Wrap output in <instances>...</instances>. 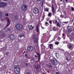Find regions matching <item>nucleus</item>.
<instances>
[{
    "instance_id": "1",
    "label": "nucleus",
    "mask_w": 74,
    "mask_h": 74,
    "mask_svg": "<svg viewBox=\"0 0 74 74\" xmlns=\"http://www.w3.org/2000/svg\"><path fill=\"white\" fill-rule=\"evenodd\" d=\"M33 36L32 37V38L34 41V42L35 43H36L38 41V37L36 35V33L34 32L33 33Z\"/></svg>"
},
{
    "instance_id": "2",
    "label": "nucleus",
    "mask_w": 74,
    "mask_h": 74,
    "mask_svg": "<svg viewBox=\"0 0 74 74\" xmlns=\"http://www.w3.org/2000/svg\"><path fill=\"white\" fill-rule=\"evenodd\" d=\"M16 28L17 30H19L23 28V25L20 24H17L16 25Z\"/></svg>"
},
{
    "instance_id": "3",
    "label": "nucleus",
    "mask_w": 74,
    "mask_h": 74,
    "mask_svg": "<svg viewBox=\"0 0 74 74\" xmlns=\"http://www.w3.org/2000/svg\"><path fill=\"white\" fill-rule=\"evenodd\" d=\"M7 5V3L5 2H2L0 3V7L1 8H4Z\"/></svg>"
},
{
    "instance_id": "4",
    "label": "nucleus",
    "mask_w": 74,
    "mask_h": 74,
    "mask_svg": "<svg viewBox=\"0 0 74 74\" xmlns=\"http://www.w3.org/2000/svg\"><path fill=\"white\" fill-rule=\"evenodd\" d=\"M27 5H23L22 7V10L23 11H25L26 10Z\"/></svg>"
},
{
    "instance_id": "5",
    "label": "nucleus",
    "mask_w": 74,
    "mask_h": 74,
    "mask_svg": "<svg viewBox=\"0 0 74 74\" xmlns=\"http://www.w3.org/2000/svg\"><path fill=\"white\" fill-rule=\"evenodd\" d=\"M27 49L28 51H33V47L32 46H29L28 47Z\"/></svg>"
},
{
    "instance_id": "6",
    "label": "nucleus",
    "mask_w": 74,
    "mask_h": 74,
    "mask_svg": "<svg viewBox=\"0 0 74 74\" xmlns=\"http://www.w3.org/2000/svg\"><path fill=\"white\" fill-rule=\"evenodd\" d=\"M34 12L35 14H38V10L37 8H35L34 9Z\"/></svg>"
},
{
    "instance_id": "7",
    "label": "nucleus",
    "mask_w": 74,
    "mask_h": 74,
    "mask_svg": "<svg viewBox=\"0 0 74 74\" xmlns=\"http://www.w3.org/2000/svg\"><path fill=\"white\" fill-rule=\"evenodd\" d=\"M9 38L10 40H13L15 38V37H14V35H11L9 36Z\"/></svg>"
},
{
    "instance_id": "8",
    "label": "nucleus",
    "mask_w": 74,
    "mask_h": 74,
    "mask_svg": "<svg viewBox=\"0 0 74 74\" xmlns=\"http://www.w3.org/2000/svg\"><path fill=\"white\" fill-rule=\"evenodd\" d=\"M28 28L29 30H32L34 29V27H33L32 25H29L28 26Z\"/></svg>"
},
{
    "instance_id": "9",
    "label": "nucleus",
    "mask_w": 74,
    "mask_h": 74,
    "mask_svg": "<svg viewBox=\"0 0 74 74\" xmlns=\"http://www.w3.org/2000/svg\"><path fill=\"white\" fill-rule=\"evenodd\" d=\"M14 71L16 74H19V71H20V69H18V70H14Z\"/></svg>"
},
{
    "instance_id": "10",
    "label": "nucleus",
    "mask_w": 74,
    "mask_h": 74,
    "mask_svg": "<svg viewBox=\"0 0 74 74\" xmlns=\"http://www.w3.org/2000/svg\"><path fill=\"white\" fill-rule=\"evenodd\" d=\"M52 61L53 63H54V64H56V63H57V62H56V60L55 59H53L52 60Z\"/></svg>"
},
{
    "instance_id": "11",
    "label": "nucleus",
    "mask_w": 74,
    "mask_h": 74,
    "mask_svg": "<svg viewBox=\"0 0 74 74\" xmlns=\"http://www.w3.org/2000/svg\"><path fill=\"white\" fill-rule=\"evenodd\" d=\"M18 69H19V66L18 65H16L14 66V70H18Z\"/></svg>"
},
{
    "instance_id": "12",
    "label": "nucleus",
    "mask_w": 74,
    "mask_h": 74,
    "mask_svg": "<svg viewBox=\"0 0 74 74\" xmlns=\"http://www.w3.org/2000/svg\"><path fill=\"white\" fill-rule=\"evenodd\" d=\"M53 45L52 44H50L49 46V47L50 49H52V48H53Z\"/></svg>"
},
{
    "instance_id": "13",
    "label": "nucleus",
    "mask_w": 74,
    "mask_h": 74,
    "mask_svg": "<svg viewBox=\"0 0 74 74\" xmlns=\"http://www.w3.org/2000/svg\"><path fill=\"white\" fill-rule=\"evenodd\" d=\"M37 54L38 55V61H40V59H41V55L38 53H37Z\"/></svg>"
},
{
    "instance_id": "14",
    "label": "nucleus",
    "mask_w": 74,
    "mask_h": 74,
    "mask_svg": "<svg viewBox=\"0 0 74 74\" xmlns=\"http://www.w3.org/2000/svg\"><path fill=\"white\" fill-rule=\"evenodd\" d=\"M52 10L53 12L54 13H55V9H54V7L53 5H52Z\"/></svg>"
},
{
    "instance_id": "15",
    "label": "nucleus",
    "mask_w": 74,
    "mask_h": 74,
    "mask_svg": "<svg viewBox=\"0 0 74 74\" xmlns=\"http://www.w3.org/2000/svg\"><path fill=\"white\" fill-rule=\"evenodd\" d=\"M67 47L69 49H71V48H72V45H68Z\"/></svg>"
},
{
    "instance_id": "16",
    "label": "nucleus",
    "mask_w": 74,
    "mask_h": 74,
    "mask_svg": "<svg viewBox=\"0 0 74 74\" xmlns=\"http://www.w3.org/2000/svg\"><path fill=\"white\" fill-rule=\"evenodd\" d=\"M36 30L37 32H38L39 31V28H38V26L37 25L36 27Z\"/></svg>"
},
{
    "instance_id": "17",
    "label": "nucleus",
    "mask_w": 74,
    "mask_h": 74,
    "mask_svg": "<svg viewBox=\"0 0 74 74\" xmlns=\"http://www.w3.org/2000/svg\"><path fill=\"white\" fill-rule=\"evenodd\" d=\"M7 21L8 23H11V21L10 20V19L8 18H7Z\"/></svg>"
},
{
    "instance_id": "18",
    "label": "nucleus",
    "mask_w": 74,
    "mask_h": 74,
    "mask_svg": "<svg viewBox=\"0 0 74 74\" xmlns=\"http://www.w3.org/2000/svg\"><path fill=\"white\" fill-rule=\"evenodd\" d=\"M25 35L24 34H21L19 36V37H20V38H22V37H25Z\"/></svg>"
},
{
    "instance_id": "19",
    "label": "nucleus",
    "mask_w": 74,
    "mask_h": 74,
    "mask_svg": "<svg viewBox=\"0 0 74 74\" xmlns=\"http://www.w3.org/2000/svg\"><path fill=\"white\" fill-rule=\"evenodd\" d=\"M59 43H60L59 42L56 41L55 42V44H56V45H58Z\"/></svg>"
},
{
    "instance_id": "20",
    "label": "nucleus",
    "mask_w": 74,
    "mask_h": 74,
    "mask_svg": "<svg viewBox=\"0 0 74 74\" xmlns=\"http://www.w3.org/2000/svg\"><path fill=\"white\" fill-rule=\"evenodd\" d=\"M18 16H14V19H15L16 20H17V19H18Z\"/></svg>"
},
{
    "instance_id": "21",
    "label": "nucleus",
    "mask_w": 74,
    "mask_h": 74,
    "mask_svg": "<svg viewBox=\"0 0 74 74\" xmlns=\"http://www.w3.org/2000/svg\"><path fill=\"white\" fill-rule=\"evenodd\" d=\"M57 26H58V27H59L60 26V24L59 23V22H58L57 24Z\"/></svg>"
},
{
    "instance_id": "22",
    "label": "nucleus",
    "mask_w": 74,
    "mask_h": 74,
    "mask_svg": "<svg viewBox=\"0 0 74 74\" xmlns=\"http://www.w3.org/2000/svg\"><path fill=\"white\" fill-rule=\"evenodd\" d=\"M69 32H71V31H72V29H71L70 28V29H68V30Z\"/></svg>"
},
{
    "instance_id": "23",
    "label": "nucleus",
    "mask_w": 74,
    "mask_h": 74,
    "mask_svg": "<svg viewBox=\"0 0 74 74\" xmlns=\"http://www.w3.org/2000/svg\"><path fill=\"white\" fill-rule=\"evenodd\" d=\"M64 18H65V19H66V18H67V15H66V14H64Z\"/></svg>"
},
{
    "instance_id": "24",
    "label": "nucleus",
    "mask_w": 74,
    "mask_h": 74,
    "mask_svg": "<svg viewBox=\"0 0 74 74\" xmlns=\"http://www.w3.org/2000/svg\"><path fill=\"white\" fill-rule=\"evenodd\" d=\"M2 18V15H1V13L0 12V18Z\"/></svg>"
},
{
    "instance_id": "25",
    "label": "nucleus",
    "mask_w": 74,
    "mask_h": 74,
    "mask_svg": "<svg viewBox=\"0 0 74 74\" xmlns=\"http://www.w3.org/2000/svg\"><path fill=\"white\" fill-rule=\"evenodd\" d=\"M10 23H8L6 25L7 27H8V26H9L10 25Z\"/></svg>"
},
{
    "instance_id": "26",
    "label": "nucleus",
    "mask_w": 74,
    "mask_h": 74,
    "mask_svg": "<svg viewBox=\"0 0 74 74\" xmlns=\"http://www.w3.org/2000/svg\"><path fill=\"white\" fill-rule=\"evenodd\" d=\"M60 17L61 18H64V16L63 15H61L60 16Z\"/></svg>"
},
{
    "instance_id": "27",
    "label": "nucleus",
    "mask_w": 74,
    "mask_h": 74,
    "mask_svg": "<svg viewBox=\"0 0 74 74\" xmlns=\"http://www.w3.org/2000/svg\"><path fill=\"white\" fill-rule=\"evenodd\" d=\"M48 16H51L52 15L51 14V13H49L48 15Z\"/></svg>"
},
{
    "instance_id": "28",
    "label": "nucleus",
    "mask_w": 74,
    "mask_h": 74,
    "mask_svg": "<svg viewBox=\"0 0 74 74\" xmlns=\"http://www.w3.org/2000/svg\"><path fill=\"white\" fill-rule=\"evenodd\" d=\"M6 16H8V13H6L5 14Z\"/></svg>"
},
{
    "instance_id": "29",
    "label": "nucleus",
    "mask_w": 74,
    "mask_h": 74,
    "mask_svg": "<svg viewBox=\"0 0 74 74\" xmlns=\"http://www.w3.org/2000/svg\"><path fill=\"white\" fill-rule=\"evenodd\" d=\"M45 11H48V8H45Z\"/></svg>"
},
{
    "instance_id": "30",
    "label": "nucleus",
    "mask_w": 74,
    "mask_h": 74,
    "mask_svg": "<svg viewBox=\"0 0 74 74\" xmlns=\"http://www.w3.org/2000/svg\"><path fill=\"white\" fill-rule=\"evenodd\" d=\"M31 59V60H34V57H32Z\"/></svg>"
},
{
    "instance_id": "31",
    "label": "nucleus",
    "mask_w": 74,
    "mask_h": 74,
    "mask_svg": "<svg viewBox=\"0 0 74 74\" xmlns=\"http://www.w3.org/2000/svg\"><path fill=\"white\" fill-rule=\"evenodd\" d=\"M49 67L50 69H52V66L51 65L49 66Z\"/></svg>"
},
{
    "instance_id": "32",
    "label": "nucleus",
    "mask_w": 74,
    "mask_h": 74,
    "mask_svg": "<svg viewBox=\"0 0 74 74\" xmlns=\"http://www.w3.org/2000/svg\"><path fill=\"white\" fill-rule=\"evenodd\" d=\"M1 36L2 37H4V36H5V35L4 34H2L1 35Z\"/></svg>"
},
{
    "instance_id": "33",
    "label": "nucleus",
    "mask_w": 74,
    "mask_h": 74,
    "mask_svg": "<svg viewBox=\"0 0 74 74\" xmlns=\"http://www.w3.org/2000/svg\"><path fill=\"white\" fill-rule=\"evenodd\" d=\"M25 66L26 67H27V66H28V64L27 63H26L25 64Z\"/></svg>"
},
{
    "instance_id": "34",
    "label": "nucleus",
    "mask_w": 74,
    "mask_h": 74,
    "mask_svg": "<svg viewBox=\"0 0 74 74\" xmlns=\"http://www.w3.org/2000/svg\"><path fill=\"white\" fill-rule=\"evenodd\" d=\"M71 10L72 11H74V8H71Z\"/></svg>"
},
{
    "instance_id": "35",
    "label": "nucleus",
    "mask_w": 74,
    "mask_h": 74,
    "mask_svg": "<svg viewBox=\"0 0 74 74\" xmlns=\"http://www.w3.org/2000/svg\"><path fill=\"white\" fill-rule=\"evenodd\" d=\"M42 4H44V0H42Z\"/></svg>"
},
{
    "instance_id": "36",
    "label": "nucleus",
    "mask_w": 74,
    "mask_h": 74,
    "mask_svg": "<svg viewBox=\"0 0 74 74\" xmlns=\"http://www.w3.org/2000/svg\"><path fill=\"white\" fill-rule=\"evenodd\" d=\"M10 28H8L6 29V30H8V31H10Z\"/></svg>"
},
{
    "instance_id": "37",
    "label": "nucleus",
    "mask_w": 74,
    "mask_h": 74,
    "mask_svg": "<svg viewBox=\"0 0 74 74\" xmlns=\"http://www.w3.org/2000/svg\"><path fill=\"white\" fill-rule=\"evenodd\" d=\"M8 54H9V53L7 52L6 53V55H8Z\"/></svg>"
},
{
    "instance_id": "38",
    "label": "nucleus",
    "mask_w": 74,
    "mask_h": 74,
    "mask_svg": "<svg viewBox=\"0 0 74 74\" xmlns=\"http://www.w3.org/2000/svg\"><path fill=\"white\" fill-rule=\"evenodd\" d=\"M49 23H50V24H51L52 23V21H49Z\"/></svg>"
},
{
    "instance_id": "39",
    "label": "nucleus",
    "mask_w": 74,
    "mask_h": 74,
    "mask_svg": "<svg viewBox=\"0 0 74 74\" xmlns=\"http://www.w3.org/2000/svg\"><path fill=\"white\" fill-rule=\"evenodd\" d=\"M27 54H26L25 55V56H26V58H28V57L27 56Z\"/></svg>"
},
{
    "instance_id": "40",
    "label": "nucleus",
    "mask_w": 74,
    "mask_h": 74,
    "mask_svg": "<svg viewBox=\"0 0 74 74\" xmlns=\"http://www.w3.org/2000/svg\"><path fill=\"white\" fill-rule=\"evenodd\" d=\"M56 74H60L58 72H57L56 73Z\"/></svg>"
},
{
    "instance_id": "41",
    "label": "nucleus",
    "mask_w": 74,
    "mask_h": 74,
    "mask_svg": "<svg viewBox=\"0 0 74 74\" xmlns=\"http://www.w3.org/2000/svg\"><path fill=\"white\" fill-rule=\"evenodd\" d=\"M40 1H41V0H37V1H38V2Z\"/></svg>"
},
{
    "instance_id": "42",
    "label": "nucleus",
    "mask_w": 74,
    "mask_h": 74,
    "mask_svg": "<svg viewBox=\"0 0 74 74\" xmlns=\"http://www.w3.org/2000/svg\"><path fill=\"white\" fill-rule=\"evenodd\" d=\"M3 1H8V0H3Z\"/></svg>"
},
{
    "instance_id": "43",
    "label": "nucleus",
    "mask_w": 74,
    "mask_h": 74,
    "mask_svg": "<svg viewBox=\"0 0 74 74\" xmlns=\"http://www.w3.org/2000/svg\"><path fill=\"white\" fill-rule=\"evenodd\" d=\"M35 57H37V58H38V56H36V55H35Z\"/></svg>"
},
{
    "instance_id": "44",
    "label": "nucleus",
    "mask_w": 74,
    "mask_h": 74,
    "mask_svg": "<svg viewBox=\"0 0 74 74\" xmlns=\"http://www.w3.org/2000/svg\"><path fill=\"white\" fill-rule=\"evenodd\" d=\"M27 74H30V73H29V72H27Z\"/></svg>"
},
{
    "instance_id": "45",
    "label": "nucleus",
    "mask_w": 74,
    "mask_h": 74,
    "mask_svg": "<svg viewBox=\"0 0 74 74\" xmlns=\"http://www.w3.org/2000/svg\"><path fill=\"white\" fill-rule=\"evenodd\" d=\"M37 66H38V67L39 65L38 64H37Z\"/></svg>"
},
{
    "instance_id": "46",
    "label": "nucleus",
    "mask_w": 74,
    "mask_h": 74,
    "mask_svg": "<svg viewBox=\"0 0 74 74\" xmlns=\"http://www.w3.org/2000/svg\"><path fill=\"white\" fill-rule=\"evenodd\" d=\"M57 20H56V23H57Z\"/></svg>"
},
{
    "instance_id": "47",
    "label": "nucleus",
    "mask_w": 74,
    "mask_h": 74,
    "mask_svg": "<svg viewBox=\"0 0 74 74\" xmlns=\"http://www.w3.org/2000/svg\"><path fill=\"white\" fill-rule=\"evenodd\" d=\"M48 22H46V24H48Z\"/></svg>"
},
{
    "instance_id": "48",
    "label": "nucleus",
    "mask_w": 74,
    "mask_h": 74,
    "mask_svg": "<svg viewBox=\"0 0 74 74\" xmlns=\"http://www.w3.org/2000/svg\"><path fill=\"white\" fill-rule=\"evenodd\" d=\"M24 53H26V51H24Z\"/></svg>"
},
{
    "instance_id": "49",
    "label": "nucleus",
    "mask_w": 74,
    "mask_h": 74,
    "mask_svg": "<svg viewBox=\"0 0 74 74\" xmlns=\"http://www.w3.org/2000/svg\"><path fill=\"white\" fill-rule=\"evenodd\" d=\"M28 59H30V57H28Z\"/></svg>"
},
{
    "instance_id": "50",
    "label": "nucleus",
    "mask_w": 74,
    "mask_h": 74,
    "mask_svg": "<svg viewBox=\"0 0 74 74\" xmlns=\"http://www.w3.org/2000/svg\"><path fill=\"white\" fill-rule=\"evenodd\" d=\"M68 0H65V1H66V2H67V1H68Z\"/></svg>"
},
{
    "instance_id": "51",
    "label": "nucleus",
    "mask_w": 74,
    "mask_h": 74,
    "mask_svg": "<svg viewBox=\"0 0 74 74\" xmlns=\"http://www.w3.org/2000/svg\"><path fill=\"white\" fill-rule=\"evenodd\" d=\"M64 34H62L63 36H64Z\"/></svg>"
},
{
    "instance_id": "52",
    "label": "nucleus",
    "mask_w": 74,
    "mask_h": 74,
    "mask_svg": "<svg viewBox=\"0 0 74 74\" xmlns=\"http://www.w3.org/2000/svg\"><path fill=\"white\" fill-rule=\"evenodd\" d=\"M62 0H60V1H62Z\"/></svg>"
},
{
    "instance_id": "53",
    "label": "nucleus",
    "mask_w": 74,
    "mask_h": 74,
    "mask_svg": "<svg viewBox=\"0 0 74 74\" xmlns=\"http://www.w3.org/2000/svg\"><path fill=\"white\" fill-rule=\"evenodd\" d=\"M47 21H49L48 19L47 20Z\"/></svg>"
},
{
    "instance_id": "54",
    "label": "nucleus",
    "mask_w": 74,
    "mask_h": 74,
    "mask_svg": "<svg viewBox=\"0 0 74 74\" xmlns=\"http://www.w3.org/2000/svg\"><path fill=\"white\" fill-rule=\"evenodd\" d=\"M58 38L59 39V38H60V37H58Z\"/></svg>"
},
{
    "instance_id": "55",
    "label": "nucleus",
    "mask_w": 74,
    "mask_h": 74,
    "mask_svg": "<svg viewBox=\"0 0 74 74\" xmlns=\"http://www.w3.org/2000/svg\"><path fill=\"white\" fill-rule=\"evenodd\" d=\"M61 24H62V25H63V23H62Z\"/></svg>"
},
{
    "instance_id": "56",
    "label": "nucleus",
    "mask_w": 74,
    "mask_h": 74,
    "mask_svg": "<svg viewBox=\"0 0 74 74\" xmlns=\"http://www.w3.org/2000/svg\"><path fill=\"white\" fill-rule=\"evenodd\" d=\"M23 55H24V53H23Z\"/></svg>"
},
{
    "instance_id": "57",
    "label": "nucleus",
    "mask_w": 74,
    "mask_h": 74,
    "mask_svg": "<svg viewBox=\"0 0 74 74\" xmlns=\"http://www.w3.org/2000/svg\"><path fill=\"white\" fill-rule=\"evenodd\" d=\"M64 23H66V22H65Z\"/></svg>"
},
{
    "instance_id": "58",
    "label": "nucleus",
    "mask_w": 74,
    "mask_h": 74,
    "mask_svg": "<svg viewBox=\"0 0 74 74\" xmlns=\"http://www.w3.org/2000/svg\"><path fill=\"white\" fill-rule=\"evenodd\" d=\"M56 55H57V54L56 53Z\"/></svg>"
},
{
    "instance_id": "59",
    "label": "nucleus",
    "mask_w": 74,
    "mask_h": 74,
    "mask_svg": "<svg viewBox=\"0 0 74 74\" xmlns=\"http://www.w3.org/2000/svg\"><path fill=\"white\" fill-rule=\"evenodd\" d=\"M43 74H45V73H43Z\"/></svg>"
}]
</instances>
